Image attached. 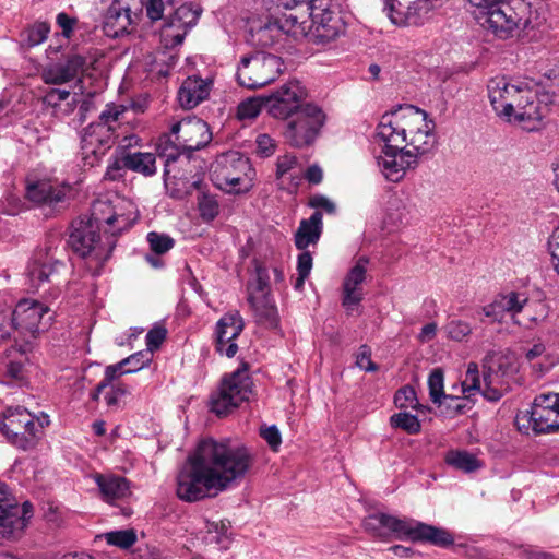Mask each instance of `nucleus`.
I'll use <instances>...</instances> for the list:
<instances>
[{
    "label": "nucleus",
    "mask_w": 559,
    "mask_h": 559,
    "mask_svg": "<svg viewBox=\"0 0 559 559\" xmlns=\"http://www.w3.org/2000/svg\"><path fill=\"white\" fill-rule=\"evenodd\" d=\"M364 527L370 535L382 539L395 536L414 542H427L440 547L454 543L453 536L444 528L385 513H373L366 516Z\"/></svg>",
    "instance_id": "5"
},
{
    "label": "nucleus",
    "mask_w": 559,
    "mask_h": 559,
    "mask_svg": "<svg viewBox=\"0 0 559 559\" xmlns=\"http://www.w3.org/2000/svg\"><path fill=\"white\" fill-rule=\"evenodd\" d=\"M243 329L238 313H227L216 324V350L227 357H234L238 350L235 340Z\"/></svg>",
    "instance_id": "25"
},
{
    "label": "nucleus",
    "mask_w": 559,
    "mask_h": 559,
    "mask_svg": "<svg viewBox=\"0 0 559 559\" xmlns=\"http://www.w3.org/2000/svg\"><path fill=\"white\" fill-rule=\"evenodd\" d=\"M257 152L262 157H269L274 154L276 150V142L269 134H259L255 140Z\"/></svg>",
    "instance_id": "60"
},
{
    "label": "nucleus",
    "mask_w": 559,
    "mask_h": 559,
    "mask_svg": "<svg viewBox=\"0 0 559 559\" xmlns=\"http://www.w3.org/2000/svg\"><path fill=\"white\" fill-rule=\"evenodd\" d=\"M282 71L283 61L280 57L257 52L241 58L236 76L241 86L258 88L275 81Z\"/></svg>",
    "instance_id": "12"
},
{
    "label": "nucleus",
    "mask_w": 559,
    "mask_h": 559,
    "mask_svg": "<svg viewBox=\"0 0 559 559\" xmlns=\"http://www.w3.org/2000/svg\"><path fill=\"white\" fill-rule=\"evenodd\" d=\"M302 252L297 258V273L298 277L294 284L296 290H301L306 278L310 275L313 259L309 251L301 250Z\"/></svg>",
    "instance_id": "49"
},
{
    "label": "nucleus",
    "mask_w": 559,
    "mask_h": 559,
    "mask_svg": "<svg viewBox=\"0 0 559 559\" xmlns=\"http://www.w3.org/2000/svg\"><path fill=\"white\" fill-rule=\"evenodd\" d=\"M145 7L146 14L152 21L159 20L163 16L165 5L163 0H144L140 1V8Z\"/></svg>",
    "instance_id": "62"
},
{
    "label": "nucleus",
    "mask_w": 559,
    "mask_h": 559,
    "mask_svg": "<svg viewBox=\"0 0 559 559\" xmlns=\"http://www.w3.org/2000/svg\"><path fill=\"white\" fill-rule=\"evenodd\" d=\"M443 332L447 338L462 343L467 342L473 333V326L468 321L451 318L443 326Z\"/></svg>",
    "instance_id": "40"
},
{
    "label": "nucleus",
    "mask_w": 559,
    "mask_h": 559,
    "mask_svg": "<svg viewBox=\"0 0 559 559\" xmlns=\"http://www.w3.org/2000/svg\"><path fill=\"white\" fill-rule=\"evenodd\" d=\"M254 176L249 158L235 151L218 155L211 166L213 183L228 193L248 192L253 187Z\"/></svg>",
    "instance_id": "7"
},
{
    "label": "nucleus",
    "mask_w": 559,
    "mask_h": 559,
    "mask_svg": "<svg viewBox=\"0 0 559 559\" xmlns=\"http://www.w3.org/2000/svg\"><path fill=\"white\" fill-rule=\"evenodd\" d=\"M445 462L455 469L472 473L481 467V462L476 455L463 450H452L447 453Z\"/></svg>",
    "instance_id": "38"
},
{
    "label": "nucleus",
    "mask_w": 559,
    "mask_h": 559,
    "mask_svg": "<svg viewBox=\"0 0 559 559\" xmlns=\"http://www.w3.org/2000/svg\"><path fill=\"white\" fill-rule=\"evenodd\" d=\"M126 373L130 372L128 371V368L126 367L123 359L118 364L107 366L105 369L104 379L97 384L95 390L92 392L91 400L95 402L98 401L100 393L105 389H107L110 385V383H114L116 379Z\"/></svg>",
    "instance_id": "42"
},
{
    "label": "nucleus",
    "mask_w": 559,
    "mask_h": 559,
    "mask_svg": "<svg viewBox=\"0 0 559 559\" xmlns=\"http://www.w3.org/2000/svg\"><path fill=\"white\" fill-rule=\"evenodd\" d=\"M478 24L495 38L520 37L531 25V5L525 0H467Z\"/></svg>",
    "instance_id": "4"
},
{
    "label": "nucleus",
    "mask_w": 559,
    "mask_h": 559,
    "mask_svg": "<svg viewBox=\"0 0 559 559\" xmlns=\"http://www.w3.org/2000/svg\"><path fill=\"white\" fill-rule=\"evenodd\" d=\"M537 412H546L548 415L555 414L559 417V393H542L534 399L533 405Z\"/></svg>",
    "instance_id": "48"
},
{
    "label": "nucleus",
    "mask_w": 559,
    "mask_h": 559,
    "mask_svg": "<svg viewBox=\"0 0 559 559\" xmlns=\"http://www.w3.org/2000/svg\"><path fill=\"white\" fill-rule=\"evenodd\" d=\"M52 311L45 304L35 299L20 300L12 313V324L15 332L23 338L20 352L25 354L32 348V343L51 325Z\"/></svg>",
    "instance_id": "8"
},
{
    "label": "nucleus",
    "mask_w": 559,
    "mask_h": 559,
    "mask_svg": "<svg viewBox=\"0 0 559 559\" xmlns=\"http://www.w3.org/2000/svg\"><path fill=\"white\" fill-rule=\"evenodd\" d=\"M444 374L440 368L433 369L428 377L429 396L435 404L441 405L447 397L443 390Z\"/></svg>",
    "instance_id": "46"
},
{
    "label": "nucleus",
    "mask_w": 559,
    "mask_h": 559,
    "mask_svg": "<svg viewBox=\"0 0 559 559\" xmlns=\"http://www.w3.org/2000/svg\"><path fill=\"white\" fill-rule=\"evenodd\" d=\"M525 301V294L509 292L498 295L490 304L483 306L479 309V313L491 322L501 323L509 317L514 323L521 324V321L518 320V316L521 313Z\"/></svg>",
    "instance_id": "23"
},
{
    "label": "nucleus",
    "mask_w": 559,
    "mask_h": 559,
    "mask_svg": "<svg viewBox=\"0 0 559 559\" xmlns=\"http://www.w3.org/2000/svg\"><path fill=\"white\" fill-rule=\"evenodd\" d=\"M99 234L95 230L92 223L80 222L78 226L73 227L69 236V243L73 251L82 258L90 254H95L96 258H100L99 249Z\"/></svg>",
    "instance_id": "28"
},
{
    "label": "nucleus",
    "mask_w": 559,
    "mask_h": 559,
    "mask_svg": "<svg viewBox=\"0 0 559 559\" xmlns=\"http://www.w3.org/2000/svg\"><path fill=\"white\" fill-rule=\"evenodd\" d=\"M207 535L205 537L207 543H216L221 544L223 542V536L226 534L227 526L221 522H211L206 524Z\"/></svg>",
    "instance_id": "63"
},
{
    "label": "nucleus",
    "mask_w": 559,
    "mask_h": 559,
    "mask_svg": "<svg viewBox=\"0 0 559 559\" xmlns=\"http://www.w3.org/2000/svg\"><path fill=\"white\" fill-rule=\"evenodd\" d=\"M147 241L153 252L163 254L174 247V239L167 235H160L155 231L147 234Z\"/></svg>",
    "instance_id": "53"
},
{
    "label": "nucleus",
    "mask_w": 559,
    "mask_h": 559,
    "mask_svg": "<svg viewBox=\"0 0 559 559\" xmlns=\"http://www.w3.org/2000/svg\"><path fill=\"white\" fill-rule=\"evenodd\" d=\"M488 96L498 116L534 130L544 117V108L532 82L495 76L487 85Z\"/></svg>",
    "instance_id": "3"
},
{
    "label": "nucleus",
    "mask_w": 559,
    "mask_h": 559,
    "mask_svg": "<svg viewBox=\"0 0 559 559\" xmlns=\"http://www.w3.org/2000/svg\"><path fill=\"white\" fill-rule=\"evenodd\" d=\"M33 516V506H19L9 487L0 481V545L20 539Z\"/></svg>",
    "instance_id": "11"
},
{
    "label": "nucleus",
    "mask_w": 559,
    "mask_h": 559,
    "mask_svg": "<svg viewBox=\"0 0 559 559\" xmlns=\"http://www.w3.org/2000/svg\"><path fill=\"white\" fill-rule=\"evenodd\" d=\"M71 190L70 185L53 186L50 181L39 180L27 183L26 197L34 203L52 205L62 202Z\"/></svg>",
    "instance_id": "29"
},
{
    "label": "nucleus",
    "mask_w": 559,
    "mask_h": 559,
    "mask_svg": "<svg viewBox=\"0 0 559 559\" xmlns=\"http://www.w3.org/2000/svg\"><path fill=\"white\" fill-rule=\"evenodd\" d=\"M199 13L190 5H180L160 28V41L165 48L180 45L187 33L197 24Z\"/></svg>",
    "instance_id": "20"
},
{
    "label": "nucleus",
    "mask_w": 559,
    "mask_h": 559,
    "mask_svg": "<svg viewBox=\"0 0 559 559\" xmlns=\"http://www.w3.org/2000/svg\"><path fill=\"white\" fill-rule=\"evenodd\" d=\"M105 539L109 545L126 549L135 543L136 536L132 530H123L106 533Z\"/></svg>",
    "instance_id": "51"
},
{
    "label": "nucleus",
    "mask_w": 559,
    "mask_h": 559,
    "mask_svg": "<svg viewBox=\"0 0 559 559\" xmlns=\"http://www.w3.org/2000/svg\"><path fill=\"white\" fill-rule=\"evenodd\" d=\"M251 393L252 381L247 367L242 366L222 380L218 391L212 395L211 409L219 416L226 415L248 401Z\"/></svg>",
    "instance_id": "14"
},
{
    "label": "nucleus",
    "mask_w": 559,
    "mask_h": 559,
    "mask_svg": "<svg viewBox=\"0 0 559 559\" xmlns=\"http://www.w3.org/2000/svg\"><path fill=\"white\" fill-rule=\"evenodd\" d=\"M167 335V330L162 324H155L146 334V349L153 354L158 348Z\"/></svg>",
    "instance_id": "57"
},
{
    "label": "nucleus",
    "mask_w": 559,
    "mask_h": 559,
    "mask_svg": "<svg viewBox=\"0 0 559 559\" xmlns=\"http://www.w3.org/2000/svg\"><path fill=\"white\" fill-rule=\"evenodd\" d=\"M404 121H406L404 147L416 155L423 156L429 153L435 146L432 120H428L426 111L414 106L405 107Z\"/></svg>",
    "instance_id": "15"
},
{
    "label": "nucleus",
    "mask_w": 559,
    "mask_h": 559,
    "mask_svg": "<svg viewBox=\"0 0 559 559\" xmlns=\"http://www.w3.org/2000/svg\"><path fill=\"white\" fill-rule=\"evenodd\" d=\"M356 365L366 371H376L377 365L371 360V353L367 346H361L357 355Z\"/></svg>",
    "instance_id": "64"
},
{
    "label": "nucleus",
    "mask_w": 559,
    "mask_h": 559,
    "mask_svg": "<svg viewBox=\"0 0 559 559\" xmlns=\"http://www.w3.org/2000/svg\"><path fill=\"white\" fill-rule=\"evenodd\" d=\"M325 120L326 116L322 108L307 103L285 120L283 136L293 147H308L319 138Z\"/></svg>",
    "instance_id": "9"
},
{
    "label": "nucleus",
    "mask_w": 559,
    "mask_h": 559,
    "mask_svg": "<svg viewBox=\"0 0 559 559\" xmlns=\"http://www.w3.org/2000/svg\"><path fill=\"white\" fill-rule=\"evenodd\" d=\"M64 265L58 261L50 250H38L34 253L27 266V276L34 288H39L46 282H53Z\"/></svg>",
    "instance_id": "24"
},
{
    "label": "nucleus",
    "mask_w": 559,
    "mask_h": 559,
    "mask_svg": "<svg viewBox=\"0 0 559 559\" xmlns=\"http://www.w3.org/2000/svg\"><path fill=\"white\" fill-rule=\"evenodd\" d=\"M322 233V214L314 212L308 219H302L295 233V246L299 250H306L310 245H316Z\"/></svg>",
    "instance_id": "31"
},
{
    "label": "nucleus",
    "mask_w": 559,
    "mask_h": 559,
    "mask_svg": "<svg viewBox=\"0 0 559 559\" xmlns=\"http://www.w3.org/2000/svg\"><path fill=\"white\" fill-rule=\"evenodd\" d=\"M260 436L267 442L274 452L278 451L282 443V436L275 425L262 426L260 428Z\"/></svg>",
    "instance_id": "59"
},
{
    "label": "nucleus",
    "mask_w": 559,
    "mask_h": 559,
    "mask_svg": "<svg viewBox=\"0 0 559 559\" xmlns=\"http://www.w3.org/2000/svg\"><path fill=\"white\" fill-rule=\"evenodd\" d=\"M275 176L281 189L294 193L304 178V167L296 155L284 154L277 157Z\"/></svg>",
    "instance_id": "27"
},
{
    "label": "nucleus",
    "mask_w": 559,
    "mask_h": 559,
    "mask_svg": "<svg viewBox=\"0 0 559 559\" xmlns=\"http://www.w3.org/2000/svg\"><path fill=\"white\" fill-rule=\"evenodd\" d=\"M124 166L144 176H152L156 173V157L153 153H127L122 157Z\"/></svg>",
    "instance_id": "37"
},
{
    "label": "nucleus",
    "mask_w": 559,
    "mask_h": 559,
    "mask_svg": "<svg viewBox=\"0 0 559 559\" xmlns=\"http://www.w3.org/2000/svg\"><path fill=\"white\" fill-rule=\"evenodd\" d=\"M128 393V389L124 384H114L105 389L100 394H104V401L108 407H116L122 396Z\"/></svg>",
    "instance_id": "56"
},
{
    "label": "nucleus",
    "mask_w": 559,
    "mask_h": 559,
    "mask_svg": "<svg viewBox=\"0 0 559 559\" xmlns=\"http://www.w3.org/2000/svg\"><path fill=\"white\" fill-rule=\"evenodd\" d=\"M85 62L86 59L83 56L73 53L68 57L66 63H62L71 81L83 70Z\"/></svg>",
    "instance_id": "61"
},
{
    "label": "nucleus",
    "mask_w": 559,
    "mask_h": 559,
    "mask_svg": "<svg viewBox=\"0 0 559 559\" xmlns=\"http://www.w3.org/2000/svg\"><path fill=\"white\" fill-rule=\"evenodd\" d=\"M169 140L179 152L203 148L212 140L209 124L200 118L187 117L171 124Z\"/></svg>",
    "instance_id": "16"
},
{
    "label": "nucleus",
    "mask_w": 559,
    "mask_h": 559,
    "mask_svg": "<svg viewBox=\"0 0 559 559\" xmlns=\"http://www.w3.org/2000/svg\"><path fill=\"white\" fill-rule=\"evenodd\" d=\"M70 95L71 93L68 90L50 88L45 93L43 103L46 106L57 108L61 105L62 102L68 100Z\"/></svg>",
    "instance_id": "58"
},
{
    "label": "nucleus",
    "mask_w": 559,
    "mask_h": 559,
    "mask_svg": "<svg viewBox=\"0 0 559 559\" xmlns=\"http://www.w3.org/2000/svg\"><path fill=\"white\" fill-rule=\"evenodd\" d=\"M394 404L399 408H417L418 402L415 390L409 385L401 388L394 395Z\"/></svg>",
    "instance_id": "52"
},
{
    "label": "nucleus",
    "mask_w": 559,
    "mask_h": 559,
    "mask_svg": "<svg viewBox=\"0 0 559 559\" xmlns=\"http://www.w3.org/2000/svg\"><path fill=\"white\" fill-rule=\"evenodd\" d=\"M50 33V25L46 22H35L21 34L22 44L27 48L43 44Z\"/></svg>",
    "instance_id": "41"
},
{
    "label": "nucleus",
    "mask_w": 559,
    "mask_h": 559,
    "mask_svg": "<svg viewBox=\"0 0 559 559\" xmlns=\"http://www.w3.org/2000/svg\"><path fill=\"white\" fill-rule=\"evenodd\" d=\"M1 430L7 439L21 449H26L36 437L35 417L24 407H8L3 412Z\"/></svg>",
    "instance_id": "18"
},
{
    "label": "nucleus",
    "mask_w": 559,
    "mask_h": 559,
    "mask_svg": "<svg viewBox=\"0 0 559 559\" xmlns=\"http://www.w3.org/2000/svg\"><path fill=\"white\" fill-rule=\"evenodd\" d=\"M265 98L251 97L241 102L237 107V118L239 120H251L259 116L263 106L265 107Z\"/></svg>",
    "instance_id": "45"
},
{
    "label": "nucleus",
    "mask_w": 559,
    "mask_h": 559,
    "mask_svg": "<svg viewBox=\"0 0 559 559\" xmlns=\"http://www.w3.org/2000/svg\"><path fill=\"white\" fill-rule=\"evenodd\" d=\"M94 480L103 499L109 503L124 498L129 492L128 483L123 477L110 474H95Z\"/></svg>",
    "instance_id": "32"
},
{
    "label": "nucleus",
    "mask_w": 559,
    "mask_h": 559,
    "mask_svg": "<svg viewBox=\"0 0 559 559\" xmlns=\"http://www.w3.org/2000/svg\"><path fill=\"white\" fill-rule=\"evenodd\" d=\"M40 78L49 85H60L71 81L62 63L46 66L41 70Z\"/></svg>",
    "instance_id": "47"
},
{
    "label": "nucleus",
    "mask_w": 559,
    "mask_h": 559,
    "mask_svg": "<svg viewBox=\"0 0 559 559\" xmlns=\"http://www.w3.org/2000/svg\"><path fill=\"white\" fill-rule=\"evenodd\" d=\"M253 463L251 451L228 440L206 438L189 454L177 475V497L194 502L216 496L242 478Z\"/></svg>",
    "instance_id": "1"
},
{
    "label": "nucleus",
    "mask_w": 559,
    "mask_h": 559,
    "mask_svg": "<svg viewBox=\"0 0 559 559\" xmlns=\"http://www.w3.org/2000/svg\"><path fill=\"white\" fill-rule=\"evenodd\" d=\"M306 96L305 88L298 82H287L265 98V107L272 117L287 120L305 105Z\"/></svg>",
    "instance_id": "19"
},
{
    "label": "nucleus",
    "mask_w": 559,
    "mask_h": 559,
    "mask_svg": "<svg viewBox=\"0 0 559 559\" xmlns=\"http://www.w3.org/2000/svg\"><path fill=\"white\" fill-rule=\"evenodd\" d=\"M528 423L537 433H549L559 430L558 416L555 414L548 415L547 411L537 412L534 406L528 412Z\"/></svg>",
    "instance_id": "39"
},
{
    "label": "nucleus",
    "mask_w": 559,
    "mask_h": 559,
    "mask_svg": "<svg viewBox=\"0 0 559 559\" xmlns=\"http://www.w3.org/2000/svg\"><path fill=\"white\" fill-rule=\"evenodd\" d=\"M140 12V0H112L104 14V33L111 38L130 34L138 24Z\"/></svg>",
    "instance_id": "17"
},
{
    "label": "nucleus",
    "mask_w": 559,
    "mask_h": 559,
    "mask_svg": "<svg viewBox=\"0 0 559 559\" xmlns=\"http://www.w3.org/2000/svg\"><path fill=\"white\" fill-rule=\"evenodd\" d=\"M270 275L267 269L262 265H257L255 267V280L251 282L248 286L249 294L255 293H270L269 289Z\"/></svg>",
    "instance_id": "54"
},
{
    "label": "nucleus",
    "mask_w": 559,
    "mask_h": 559,
    "mask_svg": "<svg viewBox=\"0 0 559 559\" xmlns=\"http://www.w3.org/2000/svg\"><path fill=\"white\" fill-rule=\"evenodd\" d=\"M211 81L198 76H189L181 84L178 92V102L181 107L192 109L207 98L211 91Z\"/></svg>",
    "instance_id": "30"
},
{
    "label": "nucleus",
    "mask_w": 559,
    "mask_h": 559,
    "mask_svg": "<svg viewBox=\"0 0 559 559\" xmlns=\"http://www.w3.org/2000/svg\"><path fill=\"white\" fill-rule=\"evenodd\" d=\"M515 371L516 368L509 362L508 358L501 356L498 360V370L484 377L485 388L483 389L478 366L475 362H469L465 379L462 381V392L468 399L475 392L481 391L487 400L497 401L510 389V378Z\"/></svg>",
    "instance_id": "10"
},
{
    "label": "nucleus",
    "mask_w": 559,
    "mask_h": 559,
    "mask_svg": "<svg viewBox=\"0 0 559 559\" xmlns=\"http://www.w3.org/2000/svg\"><path fill=\"white\" fill-rule=\"evenodd\" d=\"M383 9L392 24L396 26L419 25L424 23V15L417 10H412V4L407 10L401 11V3L397 0H382Z\"/></svg>",
    "instance_id": "34"
},
{
    "label": "nucleus",
    "mask_w": 559,
    "mask_h": 559,
    "mask_svg": "<svg viewBox=\"0 0 559 559\" xmlns=\"http://www.w3.org/2000/svg\"><path fill=\"white\" fill-rule=\"evenodd\" d=\"M418 157L405 147L384 146L377 164L388 180L397 182L404 178L407 169L416 166Z\"/></svg>",
    "instance_id": "21"
},
{
    "label": "nucleus",
    "mask_w": 559,
    "mask_h": 559,
    "mask_svg": "<svg viewBox=\"0 0 559 559\" xmlns=\"http://www.w3.org/2000/svg\"><path fill=\"white\" fill-rule=\"evenodd\" d=\"M524 307L521 310L523 321L521 324L527 325L528 323H538L547 317V307L542 301H530L526 297V301L523 304Z\"/></svg>",
    "instance_id": "43"
},
{
    "label": "nucleus",
    "mask_w": 559,
    "mask_h": 559,
    "mask_svg": "<svg viewBox=\"0 0 559 559\" xmlns=\"http://www.w3.org/2000/svg\"><path fill=\"white\" fill-rule=\"evenodd\" d=\"M390 425L393 428H400L409 435H416L421 429V425L417 416L406 412L393 414L390 417Z\"/></svg>",
    "instance_id": "44"
},
{
    "label": "nucleus",
    "mask_w": 559,
    "mask_h": 559,
    "mask_svg": "<svg viewBox=\"0 0 559 559\" xmlns=\"http://www.w3.org/2000/svg\"><path fill=\"white\" fill-rule=\"evenodd\" d=\"M198 207L200 216L204 222H211L218 215V202L212 195L202 193L198 198Z\"/></svg>",
    "instance_id": "50"
},
{
    "label": "nucleus",
    "mask_w": 559,
    "mask_h": 559,
    "mask_svg": "<svg viewBox=\"0 0 559 559\" xmlns=\"http://www.w3.org/2000/svg\"><path fill=\"white\" fill-rule=\"evenodd\" d=\"M124 360L126 367L130 373L136 372L147 366L152 360V354L150 350H141L131 356L127 357Z\"/></svg>",
    "instance_id": "55"
},
{
    "label": "nucleus",
    "mask_w": 559,
    "mask_h": 559,
    "mask_svg": "<svg viewBox=\"0 0 559 559\" xmlns=\"http://www.w3.org/2000/svg\"><path fill=\"white\" fill-rule=\"evenodd\" d=\"M368 264L367 257H359L343 280L342 305L347 312L355 310L364 299V283Z\"/></svg>",
    "instance_id": "22"
},
{
    "label": "nucleus",
    "mask_w": 559,
    "mask_h": 559,
    "mask_svg": "<svg viewBox=\"0 0 559 559\" xmlns=\"http://www.w3.org/2000/svg\"><path fill=\"white\" fill-rule=\"evenodd\" d=\"M177 156L169 154L167 156L164 169V181L165 186L168 190H170V195L174 198H182L187 194L193 186H195L197 181H190L186 178H177L176 175H171V164L176 162Z\"/></svg>",
    "instance_id": "36"
},
{
    "label": "nucleus",
    "mask_w": 559,
    "mask_h": 559,
    "mask_svg": "<svg viewBox=\"0 0 559 559\" xmlns=\"http://www.w3.org/2000/svg\"><path fill=\"white\" fill-rule=\"evenodd\" d=\"M248 301L260 321L274 325L277 319V309L270 293H250Z\"/></svg>",
    "instance_id": "35"
},
{
    "label": "nucleus",
    "mask_w": 559,
    "mask_h": 559,
    "mask_svg": "<svg viewBox=\"0 0 559 559\" xmlns=\"http://www.w3.org/2000/svg\"><path fill=\"white\" fill-rule=\"evenodd\" d=\"M135 205L127 199L97 200L92 205V217L88 223L99 228L103 224L115 235L129 229L138 219Z\"/></svg>",
    "instance_id": "13"
},
{
    "label": "nucleus",
    "mask_w": 559,
    "mask_h": 559,
    "mask_svg": "<svg viewBox=\"0 0 559 559\" xmlns=\"http://www.w3.org/2000/svg\"><path fill=\"white\" fill-rule=\"evenodd\" d=\"M277 7L289 13L258 31L259 41L263 45L282 33L294 38L309 37L316 43H325L335 39L342 31L341 19L330 9L326 0H277Z\"/></svg>",
    "instance_id": "2"
},
{
    "label": "nucleus",
    "mask_w": 559,
    "mask_h": 559,
    "mask_svg": "<svg viewBox=\"0 0 559 559\" xmlns=\"http://www.w3.org/2000/svg\"><path fill=\"white\" fill-rule=\"evenodd\" d=\"M129 108L110 103L100 112L98 121L90 123L81 133L83 159L93 166L121 135L119 129L127 121Z\"/></svg>",
    "instance_id": "6"
},
{
    "label": "nucleus",
    "mask_w": 559,
    "mask_h": 559,
    "mask_svg": "<svg viewBox=\"0 0 559 559\" xmlns=\"http://www.w3.org/2000/svg\"><path fill=\"white\" fill-rule=\"evenodd\" d=\"M525 359L532 368L539 373L549 371L557 362L558 358L552 355L547 345L542 340H536L525 349Z\"/></svg>",
    "instance_id": "33"
},
{
    "label": "nucleus",
    "mask_w": 559,
    "mask_h": 559,
    "mask_svg": "<svg viewBox=\"0 0 559 559\" xmlns=\"http://www.w3.org/2000/svg\"><path fill=\"white\" fill-rule=\"evenodd\" d=\"M405 107H400L396 110L385 112L377 127V136L382 141L385 146L390 147H404L406 121H404Z\"/></svg>",
    "instance_id": "26"
}]
</instances>
